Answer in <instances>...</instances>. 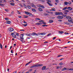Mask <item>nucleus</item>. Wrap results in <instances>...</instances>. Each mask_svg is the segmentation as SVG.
<instances>
[{
    "label": "nucleus",
    "mask_w": 73,
    "mask_h": 73,
    "mask_svg": "<svg viewBox=\"0 0 73 73\" xmlns=\"http://www.w3.org/2000/svg\"><path fill=\"white\" fill-rule=\"evenodd\" d=\"M55 14L56 15H58V16H60V15H63V13L61 12H55Z\"/></svg>",
    "instance_id": "1"
},
{
    "label": "nucleus",
    "mask_w": 73,
    "mask_h": 73,
    "mask_svg": "<svg viewBox=\"0 0 73 73\" xmlns=\"http://www.w3.org/2000/svg\"><path fill=\"white\" fill-rule=\"evenodd\" d=\"M34 67L35 68H37V67H38V66H43V64H38L35 65H34Z\"/></svg>",
    "instance_id": "2"
},
{
    "label": "nucleus",
    "mask_w": 73,
    "mask_h": 73,
    "mask_svg": "<svg viewBox=\"0 0 73 73\" xmlns=\"http://www.w3.org/2000/svg\"><path fill=\"white\" fill-rule=\"evenodd\" d=\"M21 35L20 36V38L21 39H22V40H24V38L23 37H24V34H21Z\"/></svg>",
    "instance_id": "3"
},
{
    "label": "nucleus",
    "mask_w": 73,
    "mask_h": 73,
    "mask_svg": "<svg viewBox=\"0 0 73 73\" xmlns=\"http://www.w3.org/2000/svg\"><path fill=\"white\" fill-rule=\"evenodd\" d=\"M8 30L9 32H12V31H13V29L12 28H10L8 29Z\"/></svg>",
    "instance_id": "4"
},
{
    "label": "nucleus",
    "mask_w": 73,
    "mask_h": 73,
    "mask_svg": "<svg viewBox=\"0 0 73 73\" xmlns=\"http://www.w3.org/2000/svg\"><path fill=\"white\" fill-rule=\"evenodd\" d=\"M11 35H12L13 37V38H16V35L13 34V33H11Z\"/></svg>",
    "instance_id": "5"
},
{
    "label": "nucleus",
    "mask_w": 73,
    "mask_h": 73,
    "mask_svg": "<svg viewBox=\"0 0 73 73\" xmlns=\"http://www.w3.org/2000/svg\"><path fill=\"white\" fill-rule=\"evenodd\" d=\"M57 17L59 19H62L64 18V17L62 16H58Z\"/></svg>",
    "instance_id": "6"
},
{
    "label": "nucleus",
    "mask_w": 73,
    "mask_h": 73,
    "mask_svg": "<svg viewBox=\"0 0 73 73\" xmlns=\"http://www.w3.org/2000/svg\"><path fill=\"white\" fill-rule=\"evenodd\" d=\"M36 35V36H38V34H36L35 33H32L31 34V36H35Z\"/></svg>",
    "instance_id": "7"
},
{
    "label": "nucleus",
    "mask_w": 73,
    "mask_h": 73,
    "mask_svg": "<svg viewBox=\"0 0 73 73\" xmlns=\"http://www.w3.org/2000/svg\"><path fill=\"white\" fill-rule=\"evenodd\" d=\"M30 5L32 7H34V8H36V6L33 3H31V4Z\"/></svg>",
    "instance_id": "8"
},
{
    "label": "nucleus",
    "mask_w": 73,
    "mask_h": 73,
    "mask_svg": "<svg viewBox=\"0 0 73 73\" xmlns=\"http://www.w3.org/2000/svg\"><path fill=\"white\" fill-rule=\"evenodd\" d=\"M67 9L70 11H72V8L70 7H67Z\"/></svg>",
    "instance_id": "9"
},
{
    "label": "nucleus",
    "mask_w": 73,
    "mask_h": 73,
    "mask_svg": "<svg viewBox=\"0 0 73 73\" xmlns=\"http://www.w3.org/2000/svg\"><path fill=\"white\" fill-rule=\"evenodd\" d=\"M46 69V66H44L42 68V70H45Z\"/></svg>",
    "instance_id": "10"
},
{
    "label": "nucleus",
    "mask_w": 73,
    "mask_h": 73,
    "mask_svg": "<svg viewBox=\"0 0 73 73\" xmlns=\"http://www.w3.org/2000/svg\"><path fill=\"white\" fill-rule=\"evenodd\" d=\"M68 70V68H65L64 67V68H63L62 69V71H64V70Z\"/></svg>",
    "instance_id": "11"
},
{
    "label": "nucleus",
    "mask_w": 73,
    "mask_h": 73,
    "mask_svg": "<svg viewBox=\"0 0 73 73\" xmlns=\"http://www.w3.org/2000/svg\"><path fill=\"white\" fill-rule=\"evenodd\" d=\"M68 9V7H64V8H63L62 9V10H63V11H64V10H66V9Z\"/></svg>",
    "instance_id": "12"
},
{
    "label": "nucleus",
    "mask_w": 73,
    "mask_h": 73,
    "mask_svg": "<svg viewBox=\"0 0 73 73\" xmlns=\"http://www.w3.org/2000/svg\"><path fill=\"white\" fill-rule=\"evenodd\" d=\"M32 62V60H31V61L29 62L28 63H26L25 65V66H27V65H28V64H30L31 62Z\"/></svg>",
    "instance_id": "13"
},
{
    "label": "nucleus",
    "mask_w": 73,
    "mask_h": 73,
    "mask_svg": "<svg viewBox=\"0 0 73 73\" xmlns=\"http://www.w3.org/2000/svg\"><path fill=\"white\" fill-rule=\"evenodd\" d=\"M53 21L52 20H49V23H53Z\"/></svg>",
    "instance_id": "14"
},
{
    "label": "nucleus",
    "mask_w": 73,
    "mask_h": 73,
    "mask_svg": "<svg viewBox=\"0 0 73 73\" xmlns=\"http://www.w3.org/2000/svg\"><path fill=\"white\" fill-rule=\"evenodd\" d=\"M45 33H41L39 35H41V36H44L45 35Z\"/></svg>",
    "instance_id": "15"
},
{
    "label": "nucleus",
    "mask_w": 73,
    "mask_h": 73,
    "mask_svg": "<svg viewBox=\"0 0 73 73\" xmlns=\"http://www.w3.org/2000/svg\"><path fill=\"white\" fill-rule=\"evenodd\" d=\"M38 10L39 11H42V10L41 9V8H38Z\"/></svg>",
    "instance_id": "16"
},
{
    "label": "nucleus",
    "mask_w": 73,
    "mask_h": 73,
    "mask_svg": "<svg viewBox=\"0 0 73 73\" xmlns=\"http://www.w3.org/2000/svg\"><path fill=\"white\" fill-rule=\"evenodd\" d=\"M32 11H33V12H36V9H31Z\"/></svg>",
    "instance_id": "17"
},
{
    "label": "nucleus",
    "mask_w": 73,
    "mask_h": 73,
    "mask_svg": "<svg viewBox=\"0 0 73 73\" xmlns=\"http://www.w3.org/2000/svg\"><path fill=\"white\" fill-rule=\"evenodd\" d=\"M7 24H11V21H8L7 22Z\"/></svg>",
    "instance_id": "18"
},
{
    "label": "nucleus",
    "mask_w": 73,
    "mask_h": 73,
    "mask_svg": "<svg viewBox=\"0 0 73 73\" xmlns=\"http://www.w3.org/2000/svg\"><path fill=\"white\" fill-rule=\"evenodd\" d=\"M27 7L29 9H31V6H29V5H27Z\"/></svg>",
    "instance_id": "19"
},
{
    "label": "nucleus",
    "mask_w": 73,
    "mask_h": 73,
    "mask_svg": "<svg viewBox=\"0 0 73 73\" xmlns=\"http://www.w3.org/2000/svg\"><path fill=\"white\" fill-rule=\"evenodd\" d=\"M64 4L65 5H68V2L66 1L64 3Z\"/></svg>",
    "instance_id": "20"
},
{
    "label": "nucleus",
    "mask_w": 73,
    "mask_h": 73,
    "mask_svg": "<svg viewBox=\"0 0 73 73\" xmlns=\"http://www.w3.org/2000/svg\"><path fill=\"white\" fill-rule=\"evenodd\" d=\"M66 18L68 19H71V17L69 16H67L66 17Z\"/></svg>",
    "instance_id": "21"
},
{
    "label": "nucleus",
    "mask_w": 73,
    "mask_h": 73,
    "mask_svg": "<svg viewBox=\"0 0 73 73\" xmlns=\"http://www.w3.org/2000/svg\"><path fill=\"white\" fill-rule=\"evenodd\" d=\"M0 47L1 49H3V46L1 43L0 44Z\"/></svg>",
    "instance_id": "22"
},
{
    "label": "nucleus",
    "mask_w": 73,
    "mask_h": 73,
    "mask_svg": "<svg viewBox=\"0 0 73 73\" xmlns=\"http://www.w3.org/2000/svg\"><path fill=\"white\" fill-rule=\"evenodd\" d=\"M27 3H28V4H30L31 3L29 1H27Z\"/></svg>",
    "instance_id": "23"
},
{
    "label": "nucleus",
    "mask_w": 73,
    "mask_h": 73,
    "mask_svg": "<svg viewBox=\"0 0 73 73\" xmlns=\"http://www.w3.org/2000/svg\"><path fill=\"white\" fill-rule=\"evenodd\" d=\"M65 12H66V13H68L69 12V11L68 10H65L64 11Z\"/></svg>",
    "instance_id": "24"
},
{
    "label": "nucleus",
    "mask_w": 73,
    "mask_h": 73,
    "mask_svg": "<svg viewBox=\"0 0 73 73\" xmlns=\"http://www.w3.org/2000/svg\"><path fill=\"white\" fill-rule=\"evenodd\" d=\"M63 13L64 15H68V13L65 12V11Z\"/></svg>",
    "instance_id": "25"
},
{
    "label": "nucleus",
    "mask_w": 73,
    "mask_h": 73,
    "mask_svg": "<svg viewBox=\"0 0 73 73\" xmlns=\"http://www.w3.org/2000/svg\"><path fill=\"white\" fill-rule=\"evenodd\" d=\"M64 23L65 24H67L68 25H70V23H68L67 22H64Z\"/></svg>",
    "instance_id": "26"
},
{
    "label": "nucleus",
    "mask_w": 73,
    "mask_h": 73,
    "mask_svg": "<svg viewBox=\"0 0 73 73\" xmlns=\"http://www.w3.org/2000/svg\"><path fill=\"white\" fill-rule=\"evenodd\" d=\"M59 32L60 34H62V33H63V31H62L61 32L59 31Z\"/></svg>",
    "instance_id": "27"
},
{
    "label": "nucleus",
    "mask_w": 73,
    "mask_h": 73,
    "mask_svg": "<svg viewBox=\"0 0 73 73\" xmlns=\"http://www.w3.org/2000/svg\"><path fill=\"white\" fill-rule=\"evenodd\" d=\"M45 16H47V15H48V13H44L43 14Z\"/></svg>",
    "instance_id": "28"
},
{
    "label": "nucleus",
    "mask_w": 73,
    "mask_h": 73,
    "mask_svg": "<svg viewBox=\"0 0 73 73\" xmlns=\"http://www.w3.org/2000/svg\"><path fill=\"white\" fill-rule=\"evenodd\" d=\"M68 4L69 5L71 4H72V3H71L70 1H69L68 2Z\"/></svg>",
    "instance_id": "29"
},
{
    "label": "nucleus",
    "mask_w": 73,
    "mask_h": 73,
    "mask_svg": "<svg viewBox=\"0 0 73 73\" xmlns=\"http://www.w3.org/2000/svg\"><path fill=\"white\" fill-rule=\"evenodd\" d=\"M35 20H40V19L39 18H36L35 19Z\"/></svg>",
    "instance_id": "30"
},
{
    "label": "nucleus",
    "mask_w": 73,
    "mask_h": 73,
    "mask_svg": "<svg viewBox=\"0 0 73 73\" xmlns=\"http://www.w3.org/2000/svg\"><path fill=\"white\" fill-rule=\"evenodd\" d=\"M52 9V11H55L56 10H55V8H53Z\"/></svg>",
    "instance_id": "31"
},
{
    "label": "nucleus",
    "mask_w": 73,
    "mask_h": 73,
    "mask_svg": "<svg viewBox=\"0 0 73 73\" xmlns=\"http://www.w3.org/2000/svg\"><path fill=\"white\" fill-rule=\"evenodd\" d=\"M24 7H25V8H27V6H26V5H25V4H24L23 5Z\"/></svg>",
    "instance_id": "32"
},
{
    "label": "nucleus",
    "mask_w": 73,
    "mask_h": 73,
    "mask_svg": "<svg viewBox=\"0 0 73 73\" xmlns=\"http://www.w3.org/2000/svg\"><path fill=\"white\" fill-rule=\"evenodd\" d=\"M17 12H18V14H19V15L20 14V13H20V12H19V11L18 10H17Z\"/></svg>",
    "instance_id": "33"
},
{
    "label": "nucleus",
    "mask_w": 73,
    "mask_h": 73,
    "mask_svg": "<svg viewBox=\"0 0 73 73\" xmlns=\"http://www.w3.org/2000/svg\"><path fill=\"white\" fill-rule=\"evenodd\" d=\"M47 26H48V25H42V27H47Z\"/></svg>",
    "instance_id": "34"
},
{
    "label": "nucleus",
    "mask_w": 73,
    "mask_h": 73,
    "mask_svg": "<svg viewBox=\"0 0 73 73\" xmlns=\"http://www.w3.org/2000/svg\"><path fill=\"white\" fill-rule=\"evenodd\" d=\"M23 25H24V26H25V27H26V26H27V24H23Z\"/></svg>",
    "instance_id": "35"
},
{
    "label": "nucleus",
    "mask_w": 73,
    "mask_h": 73,
    "mask_svg": "<svg viewBox=\"0 0 73 73\" xmlns=\"http://www.w3.org/2000/svg\"><path fill=\"white\" fill-rule=\"evenodd\" d=\"M24 16V17L25 18H27V17H28V16H25V15Z\"/></svg>",
    "instance_id": "36"
},
{
    "label": "nucleus",
    "mask_w": 73,
    "mask_h": 73,
    "mask_svg": "<svg viewBox=\"0 0 73 73\" xmlns=\"http://www.w3.org/2000/svg\"><path fill=\"white\" fill-rule=\"evenodd\" d=\"M11 4V5H15V4L13 3H12Z\"/></svg>",
    "instance_id": "37"
},
{
    "label": "nucleus",
    "mask_w": 73,
    "mask_h": 73,
    "mask_svg": "<svg viewBox=\"0 0 73 73\" xmlns=\"http://www.w3.org/2000/svg\"><path fill=\"white\" fill-rule=\"evenodd\" d=\"M68 70H72V68L68 69Z\"/></svg>",
    "instance_id": "38"
},
{
    "label": "nucleus",
    "mask_w": 73,
    "mask_h": 73,
    "mask_svg": "<svg viewBox=\"0 0 73 73\" xmlns=\"http://www.w3.org/2000/svg\"><path fill=\"white\" fill-rule=\"evenodd\" d=\"M0 5H1V7H4V5L3 4H0Z\"/></svg>",
    "instance_id": "39"
},
{
    "label": "nucleus",
    "mask_w": 73,
    "mask_h": 73,
    "mask_svg": "<svg viewBox=\"0 0 73 73\" xmlns=\"http://www.w3.org/2000/svg\"><path fill=\"white\" fill-rule=\"evenodd\" d=\"M34 65H33L32 66H31V67H30V68H34Z\"/></svg>",
    "instance_id": "40"
},
{
    "label": "nucleus",
    "mask_w": 73,
    "mask_h": 73,
    "mask_svg": "<svg viewBox=\"0 0 73 73\" xmlns=\"http://www.w3.org/2000/svg\"><path fill=\"white\" fill-rule=\"evenodd\" d=\"M36 25H40V23H36Z\"/></svg>",
    "instance_id": "41"
},
{
    "label": "nucleus",
    "mask_w": 73,
    "mask_h": 73,
    "mask_svg": "<svg viewBox=\"0 0 73 73\" xmlns=\"http://www.w3.org/2000/svg\"><path fill=\"white\" fill-rule=\"evenodd\" d=\"M41 8H45V7H44V6H43V5H41Z\"/></svg>",
    "instance_id": "42"
},
{
    "label": "nucleus",
    "mask_w": 73,
    "mask_h": 73,
    "mask_svg": "<svg viewBox=\"0 0 73 73\" xmlns=\"http://www.w3.org/2000/svg\"><path fill=\"white\" fill-rule=\"evenodd\" d=\"M5 11H6V12H9V10H8L7 9H5Z\"/></svg>",
    "instance_id": "43"
},
{
    "label": "nucleus",
    "mask_w": 73,
    "mask_h": 73,
    "mask_svg": "<svg viewBox=\"0 0 73 73\" xmlns=\"http://www.w3.org/2000/svg\"><path fill=\"white\" fill-rule=\"evenodd\" d=\"M65 35H68L69 34V33H64Z\"/></svg>",
    "instance_id": "44"
},
{
    "label": "nucleus",
    "mask_w": 73,
    "mask_h": 73,
    "mask_svg": "<svg viewBox=\"0 0 73 73\" xmlns=\"http://www.w3.org/2000/svg\"><path fill=\"white\" fill-rule=\"evenodd\" d=\"M48 5H50V6H52V4L49 3Z\"/></svg>",
    "instance_id": "45"
},
{
    "label": "nucleus",
    "mask_w": 73,
    "mask_h": 73,
    "mask_svg": "<svg viewBox=\"0 0 73 73\" xmlns=\"http://www.w3.org/2000/svg\"><path fill=\"white\" fill-rule=\"evenodd\" d=\"M41 1H42V2L43 3H44V2L45 1H44V0H40Z\"/></svg>",
    "instance_id": "46"
},
{
    "label": "nucleus",
    "mask_w": 73,
    "mask_h": 73,
    "mask_svg": "<svg viewBox=\"0 0 73 73\" xmlns=\"http://www.w3.org/2000/svg\"><path fill=\"white\" fill-rule=\"evenodd\" d=\"M63 64L62 63V62H61V63H60V64H59L60 65H62V64Z\"/></svg>",
    "instance_id": "47"
},
{
    "label": "nucleus",
    "mask_w": 73,
    "mask_h": 73,
    "mask_svg": "<svg viewBox=\"0 0 73 73\" xmlns=\"http://www.w3.org/2000/svg\"><path fill=\"white\" fill-rule=\"evenodd\" d=\"M28 15H29V16H31L32 15V14L31 13H29Z\"/></svg>",
    "instance_id": "48"
},
{
    "label": "nucleus",
    "mask_w": 73,
    "mask_h": 73,
    "mask_svg": "<svg viewBox=\"0 0 73 73\" xmlns=\"http://www.w3.org/2000/svg\"><path fill=\"white\" fill-rule=\"evenodd\" d=\"M56 3H59V1H58H58H56Z\"/></svg>",
    "instance_id": "49"
},
{
    "label": "nucleus",
    "mask_w": 73,
    "mask_h": 73,
    "mask_svg": "<svg viewBox=\"0 0 73 73\" xmlns=\"http://www.w3.org/2000/svg\"><path fill=\"white\" fill-rule=\"evenodd\" d=\"M29 12H25V14H26V15H28Z\"/></svg>",
    "instance_id": "50"
},
{
    "label": "nucleus",
    "mask_w": 73,
    "mask_h": 73,
    "mask_svg": "<svg viewBox=\"0 0 73 73\" xmlns=\"http://www.w3.org/2000/svg\"><path fill=\"white\" fill-rule=\"evenodd\" d=\"M56 37H54L53 38V40H54L56 39Z\"/></svg>",
    "instance_id": "51"
},
{
    "label": "nucleus",
    "mask_w": 73,
    "mask_h": 73,
    "mask_svg": "<svg viewBox=\"0 0 73 73\" xmlns=\"http://www.w3.org/2000/svg\"><path fill=\"white\" fill-rule=\"evenodd\" d=\"M42 23H43V24H46V23L44 22V21H42Z\"/></svg>",
    "instance_id": "52"
},
{
    "label": "nucleus",
    "mask_w": 73,
    "mask_h": 73,
    "mask_svg": "<svg viewBox=\"0 0 73 73\" xmlns=\"http://www.w3.org/2000/svg\"><path fill=\"white\" fill-rule=\"evenodd\" d=\"M60 56H62V55H58V56L57 57H60Z\"/></svg>",
    "instance_id": "53"
},
{
    "label": "nucleus",
    "mask_w": 73,
    "mask_h": 73,
    "mask_svg": "<svg viewBox=\"0 0 73 73\" xmlns=\"http://www.w3.org/2000/svg\"><path fill=\"white\" fill-rule=\"evenodd\" d=\"M20 5L21 7H23V6L21 5V4H19Z\"/></svg>",
    "instance_id": "54"
},
{
    "label": "nucleus",
    "mask_w": 73,
    "mask_h": 73,
    "mask_svg": "<svg viewBox=\"0 0 73 73\" xmlns=\"http://www.w3.org/2000/svg\"><path fill=\"white\" fill-rule=\"evenodd\" d=\"M38 7H41V5H38Z\"/></svg>",
    "instance_id": "55"
},
{
    "label": "nucleus",
    "mask_w": 73,
    "mask_h": 73,
    "mask_svg": "<svg viewBox=\"0 0 73 73\" xmlns=\"http://www.w3.org/2000/svg\"><path fill=\"white\" fill-rule=\"evenodd\" d=\"M51 35V33H49L47 35V36H49L50 35Z\"/></svg>",
    "instance_id": "56"
},
{
    "label": "nucleus",
    "mask_w": 73,
    "mask_h": 73,
    "mask_svg": "<svg viewBox=\"0 0 73 73\" xmlns=\"http://www.w3.org/2000/svg\"><path fill=\"white\" fill-rule=\"evenodd\" d=\"M55 18V17H51L50 19H53Z\"/></svg>",
    "instance_id": "57"
},
{
    "label": "nucleus",
    "mask_w": 73,
    "mask_h": 73,
    "mask_svg": "<svg viewBox=\"0 0 73 73\" xmlns=\"http://www.w3.org/2000/svg\"><path fill=\"white\" fill-rule=\"evenodd\" d=\"M13 50H11V53H13Z\"/></svg>",
    "instance_id": "58"
},
{
    "label": "nucleus",
    "mask_w": 73,
    "mask_h": 73,
    "mask_svg": "<svg viewBox=\"0 0 73 73\" xmlns=\"http://www.w3.org/2000/svg\"><path fill=\"white\" fill-rule=\"evenodd\" d=\"M5 20H8V18H5Z\"/></svg>",
    "instance_id": "59"
},
{
    "label": "nucleus",
    "mask_w": 73,
    "mask_h": 73,
    "mask_svg": "<svg viewBox=\"0 0 73 73\" xmlns=\"http://www.w3.org/2000/svg\"><path fill=\"white\" fill-rule=\"evenodd\" d=\"M46 12H47V13H50V12L48 11H47Z\"/></svg>",
    "instance_id": "60"
},
{
    "label": "nucleus",
    "mask_w": 73,
    "mask_h": 73,
    "mask_svg": "<svg viewBox=\"0 0 73 73\" xmlns=\"http://www.w3.org/2000/svg\"><path fill=\"white\" fill-rule=\"evenodd\" d=\"M58 21H60V22L62 21V20L59 19L58 20Z\"/></svg>",
    "instance_id": "61"
},
{
    "label": "nucleus",
    "mask_w": 73,
    "mask_h": 73,
    "mask_svg": "<svg viewBox=\"0 0 73 73\" xmlns=\"http://www.w3.org/2000/svg\"><path fill=\"white\" fill-rule=\"evenodd\" d=\"M68 21H69V22H71V21H71V20H69V19L68 20Z\"/></svg>",
    "instance_id": "62"
},
{
    "label": "nucleus",
    "mask_w": 73,
    "mask_h": 73,
    "mask_svg": "<svg viewBox=\"0 0 73 73\" xmlns=\"http://www.w3.org/2000/svg\"><path fill=\"white\" fill-rule=\"evenodd\" d=\"M32 69H30L29 70V72H31L32 71Z\"/></svg>",
    "instance_id": "63"
},
{
    "label": "nucleus",
    "mask_w": 73,
    "mask_h": 73,
    "mask_svg": "<svg viewBox=\"0 0 73 73\" xmlns=\"http://www.w3.org/2000/svg\"><path fill=\"white\" fill-rule=\"evenodd\" d=\"M20 31H24V29L20 30Z\"/></svg>",
    "instance_id": "64"
}]
</instances>
